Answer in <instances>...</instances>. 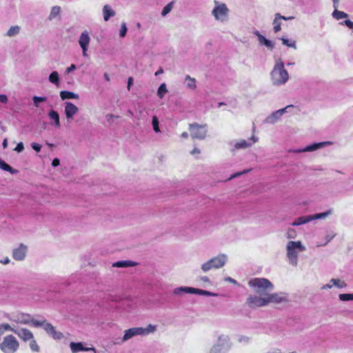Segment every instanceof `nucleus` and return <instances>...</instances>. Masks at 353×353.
Returning <instances> with one entry per match:
<instances>
[{
    "label": "nucleus",
    "mask_w": 353,
    "mask_h": 353,
    "mask_svg": "<svg viewBox=\"0 0 353 353\" xmlns=\"http://www.w3.org/2000/svg\"><path fill=\"white\" fill-rule=\"evenodd\" d=\"M280 301L281 298L276 294H265V296L261 297L250 296L247 299L248 305L252 308L264 306L270 303H279Z\"/></svg>",
    "instance_id": "nucleus-1"
},
{
    "label": "nucleus",
    "mask_w": 353,
    "mask_h": 353,
    "mask_svg": "<svg viewBox=\"0 0 353 353\" xmlns=\"http://www.w3.org/2000/svg\"><path fill=\"white\" fill-rule=\"evenodd\" d=\"M271 77L273 83L275 85L285 83L288 80V73L284 68V64L281 59L276 62L271 72Z\"/></svg>",
    "instance_id": "nucleus-2"
},
{
    "label": "nucleus",
    "mask_w": 353,
    "mask_h": 353,
    "mask_svg": "<svg viewBox=\"0 0 353 353\" xmlns=\"http://www.w3.org/2000/svg\"><path fill=\"white\" fill-rule=\"evenodd\" d=\"M248 285L261 296H265V294H268V292L273 288L272 283L265 278L252 279L249 281Z\"/></svg>",
    "instance_id": "nucleus-3"
},
{
    "label": "nucleus",
    "mask_w": 353,
    "mask_h": 353,
    "mask_svg": "<svg viewBox=\"0 0 353 353\" xmlns=\"http://www.w3.org/2000/svg\"><path fill=\"white\" fill-rule=\"evenodd\" d=\"M19 347V341L12 334L5 336L0 343V349L3 353H14Z\"/></svg>",
    "instance_id": "nucleus-4"
},
{
    "label": "nucleus",
    "mask_w": 353,
    "mask_h": 353,
    "mask_svg": "<svg viewBox=\"0 0 353 353\" xmlns=\"http://www.w3.org/2000/svg\"><path fill=\"white\" fill-rule=\"evenodd\" d=\"M296 250L301 252L305 250L301 241H289L287 245V256L293 265H296L297 264L298 253Z\"/></svg>",
    "instance_id": "nucleus-5"
},
{
    "label": "nucleus",
    "mask_w": 353,
    "mask_h": 353,
    "mask_svg": "<svg viewBox=\"0 0 353 353\" xmlns=\"http://www.w3.org/2000/svg\"><path fill=\"white\" fill-rule=\"evenodd\" d=\"M226 262V256L225 255H219L207 261L202 265L201 269L204 272H207L212 268H222Z\"/></svg>",
    "instance_id": "nucleus-6"
},
{
    "label": "nucleus",
    "mask_w": 353,
    "mask_h": 353,
    "mask_svg": "<svg viewBox=\"0 0 353 353\" xmlns=\"http://www.w3.org/2000/svg\"><path fill=\"white\" fill-rule=\"evenodd\" d=\"M332 210H329L327 212H322V213H318L315 214L314 215H309L306 216H300L297 218L293 223L292 225L298 226L302 224L307 223L311 221L315 220V219H325L328 215L332 214Z\"/></svg>",
    "instance_id": "nucleus-7"
},
{
    "label": "nucleus",
    "mask_w": 353,
    "mask_h": 353,
    "mask_svg": "<svg viewBox=\"0 0 353 353\" xmlns=\"http://www.w3.org/2000/svg\"><path fill=\"white\" fill-rule=\"evenodd\" d=\"M207 125H199L196 123L189 125L190 135L192 139H203L207 134Z\"/></svg>",
    "instance_id": "nucleus-8"
},
{
    "label": "nucleus",
    "mask_w": 353,
    "mask_h": 353,
    "mask_svg": "<svg viewBox=\"0 0 353 353\" xmlns=\"http://www.w3.org/2000/svg\"><path fill=\"white\" fill-rule=\"evenodd\" d=\"M215 7L212 10V15L216 20L224 21L227 19L229 10L225 3H219L214 0Z\"/></svg>",
    "instance_id": "nucleus-9"
},
{
    "label": "nucleus",
    "mask_w": 353,
    "mask_h": 353,
    "mask_svg": "<svg viewBox=\"0 0 353 353\" xmlns=\"http://www.w3.org/2000/svg\"><path fill=\"white\" fill-rule=\"evenodd\" d=\"M90 41V38L88 33L87 32H82L79 39V43L82 49L83 57H87V51Z\"/></svg>",
    "instance_id": "nucleus-10"
},
{
    "label": "nucleus",
    "mask_w": 353,
    "mask_h": 353,
    "mask_svg": "<svg viewBox=\"0 0 353 353\" xmlns=\"http://www.w3.org/2000/svg\"><path fill=\"white\" fill-rule=\"evenodd\" d=\"M43 329L54 339H61L63 336V334L57 331L55 327L50 323L46 322L44 324Z\"/></svg>",
    "instance_id": "nucleus-11"
},
{
    "label": "nucleus",
    "mask_w": 353,
    "mask_h": 353,
    "mask_svg": "<svg viewBox=\"0 0 353 353\" xmlns=\"http://www.w3.org/2000/svg\"><path fill=\"white\" fill-rule=\"evenodd\" d=\"M145 334V330L142 327H133L125 331L123 341H127L136 335H141Z\"/></svg>",
    "instance_id": "nucleus-12"
},
{
    "label": "nucleus",
    "mask_w": 353,
    "mask_h": 353,
    "mask_svg": "<svg viewBox=\"0 0 353 353\" xmlns=\"http://www.w3.org/2000/svg\"><path fill=\"white\" fill-rule=\"evenodd\" d=\"M16 334L22 341H27L34 338L32 332L26 328H21L14 331Z\"/></svg>",
    "instance_id": "nucleus-13"
},
{
    "label": "nucleus",
    "mask_w": 353,
    "mask_h": 353,
    "mask_svg": "<svg viewBox=\"0 0 353 353\" xmlns=\"http://www.w3.org/2000/svg\"><path fill=\"white\" fill-rule=\"evenodd\" d=\"M179 292H184L186 293H196L199 294H210V292L208 291L188 287L179 288L174 290L175 294H179Z\"/></svg>",
    "instance_id": "nucleus-14"
},
{
    "label": "nucleus",
    "mask_w": 353,
    "mask_h": 353,
    "mask_svg": "<svg viewBox=\"0 0 353 353\" xmlns=\"http://www.w3.org/2000/svg\"><path fill=\"white\" fill-rule=\"evenodd\" d=\"M78 112V108L70 102L65 103V114L68 119H72Z\"/></svg>",
    "instance_id": "nucleus-15"
},
{
    "label": "nucleus",
    "mask_w": 353,
    "mask_h": 353,
    "mask_svg": "<svg viewBox=\"0 0 353 353\" xmlns=\"http://www.w3.org/2000/svg\"><path fill=\"white\" fill-rule=\"evenodd\" d=\"M26 247L23 245H20V246L13 251V258L15 260H23L26 256Z\"/></svg>",
    "instance_id": "nucleus-16"
},
{
    "label": "nucleus",
    "mask_w": 353,
    "mask_h": 353,
    "mask_svg": "<svg viewBox=\"0 0 353 353\" xmlns=\"http://www.w3.org/2000/svg\"><path fill=\"white\" fill-rule=\"evenodd\" d=\"M70 347L73 353H77L80 351H89V350L94 351L95 350V349L94 347H92V348L84 347L81 343L71 342L70 344Z\"/></svg>",
    "instance_id": "nucleus-17"
},
{
    "label": "nucleus",
    "mask_w": 353,
    "mask_h": 353,
    "mask_svg": "<svg viewBox=\"0 0 353 353\" xmlns=\"http://www.w3.org/2000/svg\"><path fill=\"white\" fill-rule=\"evenodd\" d=\"M255 34L257 36L260 44L265 46L270 50H272L274 48V43L271 41L267 39L264 36L261 34L259 32H256Z\"/></svg>",
    "instance_id": "nucleus-18"
},
{
    "label": "nucleus",
    "mask_w": 353,
    "mask_h": 353,
    "mask_svg": "<svg viewBox=\"0 0 353 353\" xmlns=\"http://www.w3.org/2000/svg\"><path fill=\"white\" fill-rule=\"evenodd\" d=\"M292 105H288L284 108L280 109L279 110H276V112H273L271 116L268 118L269 120H270V122H274L276 119H278L280 117H281L284 112H285L286 109L289 107H292Z\"/></svg>",
    "instance_id": "nucleus-19"
},
{
    "label": "nucleus",
    "mask_w": 353,
    "mask_h": 353,
    "mask_svg": "<svg viewBox=\"0 0 353 353\" xmlns=\"http://www.w3.org/2000/svg\"><path fill=\"white\" fill-rule=\"evenodd\" d=\"M103 18L105 21H108L111 17L115 15V12L112 10L110 6L105 5L103 8Z\"/></svg>",
    "instance_id": "nucleus-20"
},
{
    "label": "nucleus",
    "mask_w": 353,
    "mask_h": 353,
    "mask_svg": "<svg viewBox=\"0 0 353 353\" xmlns=\"http://www.w3.org/2000/svg\"><path fill=\"white\" fill-rule=\"evenodd\" d=\"M60 97L62 100L68 99H78L79 96L77 94H74L70 91H61L60 92Z\"/></svg>",
    "instance_id": "nucleus-21"
},
{
    "label": "nucleus",
    "mask_w": 353,
    "mask_h": 353,
    "mask_svg": "<svg viewBox=\"0 0 353 353\" xmlns=\"http://www.w3.org/2000/svg\"><path fill=\"white\" fill-rule=\"evenodd\" d=\"M49 117L51 120L54 121V125L57 128L60 127L59 116L57 112L53 110H50L49 112Z\"/></svg>",
    "instance_id": "nucleus-22"
},
{
    "label": "nucleus",
    "mask_w": 353,
    "mask_h": 353,
    "mask_svg": "<svg viewBox=\"0 0 353 353\" xmlns=\"http://www.w3.org/2000/svg\"><path fill=\"white\" fill-rule=\"evenodd\" d=\"M0 168L3 170L9 172L11 174H15L17 172V170H14L10 165L6 163L0 158Z\"/></svg>",
    "instance_id": "nucleus-23"
},
{
    "label": "nucleus",
    "mask_w": 353,
    "mask_h": 353,
    "mask_svg": "<svg viewBox=\"0 0 353 353\" xmlns=\"http://www.w3.org/2000/svg\"><path fill=\"white\" fill-rule=\"evenodd\" d=\"M252 143H249L248 141H247L245 139H241L239 141H238L235 145H234V148L236 150H239V149H245V148H247L250 146H251Z\"/></svg>",
    "instance_id": "nucleus-24"
},
{
    "label": "nucleus",
    "mask_w": 353,
    "mask_h": 353,
    "mask_svg": "<svg viewBox=\"0 0 353 353\" xmlns=\"http://www.w3.org/2000/svg\"><path fill=\"white\" fill-rule=\"evenodd\" d=\"M135 265V263L131 261H121L116 262L113 264L114 267L117 268H125V267H132Z\"/></svg>",
    "instance_id": "nucleus-25"
},
{
    "label": "nucleus",
    "mask_w": 353,
    "mask_h": 353,
    "mask_svg": "<svg viewBox=\"0 0 353 353\" xmlns=\"http://www.w3.org/2000/svg\"><path fill=\"white\" fill-rule=\"evenodd\" d=\"M332 16L334 19L339 20L343 18H347L348 14L343 11L338 10L337 8H334V10L332 13Z\"/></svg>",
    "instance_id": "nucleus-26"
},
{
    "label": "nucleus",
    "mask_w": 353,
    "mask_h": 353,
    "mask_svg": "<svg viewBox=\"0 0 353 353\" xmlns=\"http://www.w3.org/2000/svg\"><path fill=\"white\" fill-rule=\"evenodd\" d=\"M185 81L187 82V86L190 89L194 90L196 88V79L194 78L190 77V76L187 75L185 77Z\"/></svg>",
    "instance_id": "nucleus-27"
},
{
    "label": "nucleus",
    "mask_w": 353,
    "mask_h": 353,
    "mask_svg": "<svg viewBox=\"0 0 353 353\" xmlns=\"http://www.w3.org/2000/svg\"><path fill=\"white\" fill-rule=\"evenodd\" d=\"M61 12V8L59 6H54L52 8L51 12L49 15V19L52 20L57 16H59Z\"/></svg>",
    "instance_id": "nucleus-28"
},
{
    "label": "nucleus",
    "mask_w": 353,
    "mask_h": 353,
    "mask_svg": "<svg viewBox=\"0 0 353 353\" xmlns=\"http://www.w3.org/2000/svg\"><path fill=\"white\" fill-rule=\"evenodd\" d=\"M49 81L56 85H58L59 82V74L57 72H52L49 76Z\"/></svg>",
    "instance_id": "nucleus-29"
},
{
    "label": "nucleus",
    "mask_w": 353,
    "mask_h": 353,
    "mask_svg": "<svg viewBox=\"0 0 353 353\" xmlns=\"http://www.w3.org/2000/svg\"><path fill=\"white\" fill-rule=\"evenodd\" d=\"M20 31V27L18 26H12L7 32V36L12 37L17 34Z\"/></svg>",
    "instance_id": "nucleus-30"
},
{
    "label": "nucleus",
    "mask_w": 353,
    "mask_h": 353,
    "mask_svg": "<svg viewBox=\"0 0 353 353\" xmlns=\"http://www.w3.org/2000/svg\"><path fill=\"white\" fill-rule=\"evenodd\" d=\"M168 92L166 85L165 83H162L158 88L157 94L160 99H162L165 94Z\"/></svg>",
    "instance_id": "nucleus-31"
},
{
    "label": "nucleus",
    "mask_w": 353,
    "mask_h": 353,
    "mask_svg": "<svg viewBox=\"0 0 353 353\" xmlns=\"http://www.w3.org/2000/svg\"><path fill=\"white\" fill-rule=\"evenodd\" d=\"M322 145H323L322 143H314V144L307 146L303 151H305V152L314 151V150L319 148Z\"/></svg>",
    "instance_id": "nucleus-32"
},
{
    "label": "nucleus",
    "mask_w": 353,
    "mask_h": 353,
    "mask_svg": "<svg viewBox=\"0 0 353 353\" xmlns=\"http://www.w3.org/2000/svg\"><path fill=\"white\" fill-rule=\"evenodd\" d=\"M173 4H174L173 1H172V2L169 3L168 4H167L163 8V10L161 12V15L162 16H165L167 14H168L172 10V9L173 8Z\"/></svg>",
    "instance_id": "nucleus-33"
},
{
    "label": "nucleus",
    "mask_w": 353,
    "mask_h": 353,
    "mask_svg": "<svg viewBox=\"0 0 353 353\" xmlns=\"http://www.w3.org/2000/svg\"><path fill=\"white\" fill-rule=\"evenodd\" d=\"M281 40L283 45L288 46V47L296 48V42L295 41H292L289 40L288 39H286L284 37H282L281 39Z\"/></svg>",
    "instance_id": "nucleus-34"
},
{
    "label": "nucleus",
    "mask_w": 353,
    "mask_h": 353,
    "mask_svg": "<svg viewBox=\"0 0 353 353\" xmlns=\"http://www.w3.org/2000/svg\"><path fill=\"white\" fill-rule=\"evenodd\" d=\"M339 299L343 301L353 300V294H341Z\"/></svg>",
    "instance_id": "nucleus-35"
},
{
    "label": "nucleus",
    "mask_w": 353,
    "mask_h": 353,
    "mask_svg": "<svg viewBox=\"0 0 353 353\" xmlns=\"http://www.w3.org/2000/svg\"><path fill=\"white\" fill-rule=\"evenodd\" d=\"M331 282L333 283L334 285H336L338 288H342L346 286V284L344 281H341L340 279H332L331 280Z\"/></svg>",
    "instance_id": "nucleus-36"
},
{
    "label": "nucleus",
    "mask_w": 353,
    "mask_h": 353,
    "mask_svg": "<svg viewBox=\"0 0 353 353\" xmlns=\"http://www.w3.org/2000/svg\"><path fill=\"white\" fill-rule=\"evenodd\" d=\"M273 25H274V31L275 33H276L281 30V22L279 21V19H276V16L273 21Z\"/></svg>",
    "instance_id": "nucleus-37"
},
{
    "label": "nucleus",
    "mask_w": 353,
    "mask_h": 353,
    "mask_svg": "<svg viewBox=\"0 0 353 353\" xmlns=\"http://www.w3.org/2000/svg\"><path fill=\"white\" fill-rule=\"evenodd\" d=\"M30 347L32 351L33 352H39V346L38 345L37 341L34 340L33 339L31 340L30 343Z\"/></svg>",
    "instance_id": "nucleus-38"
},
{
    "label": "nucleus",
    "mask_w": 353,
    "mask_h": 353,
    "mask_svg": "<svg viewBox=\"0 0 353 353\" xmlns=\"http://www.w3.org/2000/svg\"><path fill=\"white\" fill-rule=\"evenodd\" d=\"M152 126H153V129L155 132L160 131L159 128V120L156 116H154L152 117Z\"/></svg>",
    "instance_id": "nucleus-39"
},
{
    "label": "nucleus",
    "mask_w": 353,
    "mask_h": 353,
    "mask_svg": "<svg viewBox=\"0 0 353 353\" xmlns=\"http://www.w3.org/2000/svg\"><path fill=\"white\" fill-rule=\"evenodd\" d=\"M32 319L30 315H23L21 319L19 321L20 323L23 324H29L31 323Z\"/></svg>",
    "instance_id": "nucleus-40"
},
{
    "label": "nucleus",
    "mask_w": 353,
    "mask_h": 353,
    "mask_svg": "<svg viewBox=\"0 0 353 353\" xmlns=\"http://www.w3.org/2000/svg\"><path fill=\"white\" fill-rule=\"evenodd\" d=\"M0 327H1L2 330H3V332L6 330H9V331H11L14 333V331L17 330L14 329L13 327H12L8 323L1 324Z\"/></svg>",
    "instance_id": "nucleus-41"
},
{
    "label": "nucleus",
    "mask_w": 353,
    "mask_h": 353,
    "mask_svg": "<svg viewBox=\"0 0 353 353\" xmlns=\"http://www.w3.org/2000/svg\"><path fill=\"white\" fill-rule=\"evenodd\" d=\"M46 101V97H37V96L33 97V102H34V104L36 106H38V103H39L44 102Z\"/></svg>",
    "instance_id": "nucleus-42"
},
{
    "label": "nucleus",
    "mask_w": 353,
    "mask_h": 353,
    "mask_svg": "<svg viewBox=\"0 0 353 353\" xmlns=\"http://www.w3.org/2000/svg\"><path fill=\"white\" fill-rule=\"evenodd\" d=\"M46 323V321H38V320H35V319H32V321H31V323L34 326V327H40V326H42L43 327L44 326V324Z\"/></svg>",
    "instance_id": "nucleus-43"
},
{
    "label": "nucleus",
    "mask_w": 353,
    "mask_h": 353,
    "mask_svg": "<svg viewBox=\"0 0 353 353\" xmlns=\"http://www.w3.org/2000/svg\"><path fill=\"white\" fill-rule=\"evenodd\" d=\"M126 32H127V27H126V25L125 23H123L121 24V30H120V33H119V35L121 37H124L126 34Z\"/></svg>",
    "instance_id": "nucleus-44"
},
{
    "label": "nucleus",
    "mask_w": 353,
    "mask_h": 353,
    "mask_svg": "<svg viewBox=\"0 0 353 353\" xmlns=\"http://www.w3.org/2000/svg\"><path fill=\"white\" fill-rule=\"evenodd\" d=\"M23 150H24V145L22 142L19 143L17 145V146L15 147V148L14 149V151H16L19 153L23 152Z\"/></svg>",
    "instance_id": "nucleus-45"
},
{
    "label": "nucleus",
    "mask_w": 353,
    "mask_h": 353,
    "mask_svg": "<svg viewBox=\"0 0 353 353\" xmlns=\"http://www.w3.org/2000/svg\"><path fill=\"white\" fill-rule=\"evenodd\" d=\"M31 147L34 150H35L37 152H40L41 149V145L37 143H32L31 144Z\"/></svg>",
    "instance_id": "nucleus-46"
},
{
    "label": "nucleus",
    "mask_w": 353,
    "mask_h": 353,
    "mask_svg": "<svg viewBox=\"0 0 353 353\" xmlns=\"http://www.w3.org/2000/svg\"><path fill=\"white\" fill-rule=\"evenodd\" d=\"M275 16L276 17V19H283V20H288V19H293L292 17H285L284 16H282L280 13H276L275 14Z\"/></svg>",
    "instance_id": "nucleus-47"
},
{
    "label": "nucleus",
    "mask_w": 353,
    "mask_h": 353,
    "mask_svg": "<svg viewBox=\"0 0 353 353\" xmlns=\"http://www.w3.org/2000/svg\"><path fill=\"white\" fill-rule=\"evenodd\" d=\"M341 23L347 26L349 28L353 30V22L351 21L350 20L347 19V20H345L344 22H343Z\"/></svg>",
    "instance_id": "nucleus-48"
},
{
    "label": "nucleus",
    "mask_w": 353,
    "mask_h": 353,
    "mask_svg": "<svg viewBox=\"0 0 353 353\" xmlns=\"http://www.w3.org/2000/svg\"><path fill=\"white\" fill-rule=\"evenodd\" d=\"M156 329L155 326H153L152 325H149V326L145 330V334H148L151 332H154Z\"/></svg>",
    "instance_id": "nucleus-49"
},
{
    "label": "nucleus",
    "mask_w": 353,
    "mask_h": 353,
    "mask_svg": "<svg viewBox=\"0 0 353 353\" xmlns=\"http://www.w3.org/2000/svg\"><path fill=\"white\" fill-rule=\"evenodd\" d=\"M76 68H77L76 65L74 64H72L70 67H68L66 69V72L67 73H70L71 72L75 70Z\"/></svg>",
    "instance_id": "nucleus-50"
},
{
    "label": "nucleus",
    "mask_w": 353,
    "mask_h": 353,
    "mask_svg": "<svg viewBox=\"0 0 353 353\" xmlns=\"http://www.w3.org/2000/svg\"><path fill=\"white\" fill-rule=\"evenodd\" d=\"M8 101V97L5 94H0V102L6 103Z\"/></svg>",
    "instance_id": "nucleus-51"
},
{
    "label": "nucleus",
    "mask_w": 353,
    "mask_h": 353,
    "mask_svg": "<svg viewBox=\"0 0 353 353\" xmlns=\"http://www.w3.org/2000/svg\"><path fill=\"white\" fill-rule=\"evenodd\" d=\"M59 164H60V161L59 159L55 158L53 159V161L52 162V165L53 167H57V166L59 165Z\"/></svg>",
    "instance_id": "nucleus-52"
},
{
    "label": "nucleus",
    "mask_w": 353,
    "mask_h": 353,
    "mask_svg": "<svg viewBox=\"0 0 353 353\" xmlns=\"http://www.w3.org/2000/svg\"><path fill=\"white\" fill-rule=\"evenodd\" d=\"M225 281H229V282H230V283H234V284H235V285H236V284H237L236 281L235 279H234L231 278V277H227V278H225Z\"/></svg>",
    "instance_id": "nucleus-53"
},
{
    "label": "nucleus",
    "mask_w": 353,
    "mask_h": 353,
    "mask_svg": "<svg viewBox=\"0 0 353 353\" xmlns=\"http://www.w3.org/2000/svg\"><path fill=\"white\" fill-rule=\"evenodd\" d=\"M133 79L132 77H129L128 81V89L130 90V85L132 83Z\"/></svg>",
    "instance_id": "nucleus-54"
},
{
    "label": "nucleus",
    "mask_w": 353,
    "mask_h": 353,
    "mask_svg": "<svg viewBox=\"0 0 353 353\" xmlns=\"http://www.w3.org/2000/svg\"><path fill=\"white\" fill-rule=\"evenodd\" d=\"M332 1L334 8H337L339 6V0H332Z\"/></svg>",
    "instance_id": "nucleus-55"
},
{
    "label": "nucleus",
    "mask_w": 353,
    "mask_h": 353,
    "mask_svg": "<svg viewBox=\"0 0 353 353\" xmlns=\"http://www.w3.org/2000/svg\"><path fill=\"white\" fill-rule=\"evenodd\" d=\"M2 145H3V148H6L8 147V139H4V140L3 141V143H2Z\"/></svg>",
    "instance_id": "nucleus-56"
},
{
    "label": "nucleus",
    "mask_w": 353,
    "mask_h": 353,
    "mask_svg": "<svg viewBox=\"0 0 353 353\" xmlns=\"http://www.w3.org/2000/svg\"><path fill=\"white\" fill-rule=\"evenodd\" d=\"M3 264H8L10 262V259L7 257L3 261H1Z\"/></svg>",
    "instance_id": "nucleus-57"
},
{
    "label": "nucleus",
    "mask_w": 353,
    "mask_h": 353,
    "mask_svg": "<svg viewBox=\"0 0 353 353\" xmlns=\"http://www.w3.org/2000/svg\"><path fill=\"white\" fill-rule=\"evenodd\" d=\"M200 152L199 150L197 149V148H194L192 152L191 153L192 154H199Z\"/></svg>",
    "instance_id": "nucleus-58"
},
{
    "label": "nucleus",
    "mask_w": 353,
    "mask_h": 353,
    "mask_svg": "<svg viewBox=\"0 0 353 353\" xmlns=\"http://www.w3.org/2000/svg\"><path fill=\"white\" fill-rule=\"evenodd\" d=\"M162 72H163V70L161 68V69H159L158 71H157V72H155V75H156V76H157V75H159V74H161Z\"/></svg>",
    "instance_id": "nucleus-59"
},
{
    "label": "nucleus",
    "mask_w": 353,
    "mask_h": 353,
    "mask_svg": "<svg viewBox=\"0 0 353 353\" xmlns=\"http://www.w3.org/2000/svg\"><path fill=\"white\" fill-rule=\"evenodd\" d=\"M201 280L203 281L204 282H209V279L208 277L206 276H203L201 278Z\"/></svg>",
    "instance_id": "nucleus-60"
},
{
    "label": "nucleus",
    "mask_w": 353,
    "mask_h": 353,
    "mask_svg": "<svg viewBox=\"0 0 353 353\" xmlns=\"http://www.w3.org/2000/svg\"><path fill=\"white\" fill-rule=\"evenodd\" d=\"M181 137L183 138H187L188 137V134L187 132H183Z\"/></svg>",
    "instance_id": "nucleus-61"
},
{
    "label": "nucleus",
    "mask_w": 353,
    "mask_h": 353,
    "mask_svg": "<svg viewBox=\"0 0 353 353\" xmlns=\"http://www.w3.org/2000/svg\"><path fill=\"white\" fill-rule=\"evenodd\" d=\"M104 77H105V80H106L107 81H110V77H109V76H108V74H106V73H105V74H104Z\"/></svg>",
    "instance_id": "nucleus-62"
},
{
    "label": "nucleus",
    "mask_w": 353,
    "mask_h": 353,
    "mask_svg": "<svg viewBox=\"0 0 353 353\" xmlns=\"http://www.w3.org/2000/svg\"><path fill=\"white\" fill-rule=\"evenodd\" d=\"M251 140H252V143H255L257 141V139H256L254 136H252L251 138H250Z\"/></svg>",
    "instance_id": "nucleus-63"
}]
</instances>
